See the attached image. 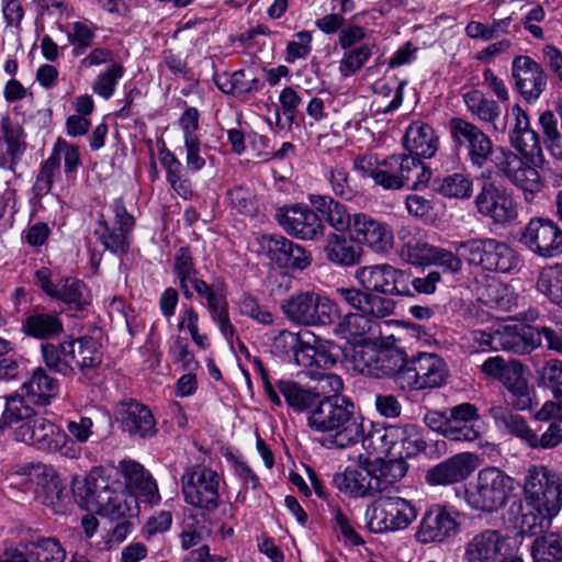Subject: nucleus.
Wrapping results in <instances>:
<instances>
[{
  "label": "nucleus",
  "mask_w": 562,
  "mask_h": 562,
  "mask_svg": "<svg viewBox=\"0 0 562 562\" xmlns=\"http://www.w3.org/2000/svg\"><path fill=\"white\" fill-rule=\"evenodd\" d=\"M522 495L517 524L522 532H542L562 508V475L542 464L530 465L524 474Z\"/></svg>",
  "instance_id": "nucleus-1"
},
{
  "label": "nucleus",
  "mask_w": 562,
  "mask_h": 562,
  "mask_svg": "<svg viewBox=\"0 0 562 562\" xmlns=\"http://www.w3.org/2000/svg\"><path fill=\"white\" fill-rule=\"evenodd\" d=\"M306 420L312 431L324 435L321 443L328 449L352 447L363 436V418L357 414L352 401L345 396L321 395Z\"/></svg>",
  "instance_id": "nucleus-2"
},
{
  "label": "nucleus",
  "mask_w": 562,
  "mask_h": 562,
  "mask_svg": "<svg viewBox=\"0 0 562 562\" xmlns=\"http://www.w3.org/2000/svg\"><path fill=\"white\" fill-rule=\"evenodd\" d=\"M74 492L81 498L83 507L88 510H95L98 515L111 521L138 516L139 507L135 496L111 488L100 471H91L82 485L75 488Z\"/></svg>",
  "instance_id": "nucleus-3"
},
{
  "label": "nucleus",
  "mask_w": 562,
  "mask_h": 562,
  "mask_svg": "<svg viewBox=\"0 0 562 562\" xmlns=\"http://www.w3.org/2000/svg\"><path fill=\"white\" fill-rule=\"evenodd\" d=\"M515 490V480L496 467L479 471L464 492L467 504L474 510L494 513L503 508Z\"/></svg>",
  "instance_id": "nucleus-4"
},
{
  "label": "nucleus",
  "mask_w": 562,
  "mask_h": 562,
  "mask_svg": "<svg viewBox=\"0 0 562 562\" xmlns=\"http://www.w3.org/2000/svg\"><path fill=\"white\" fill-rule=\"evenodd\" d=\"M453 246L469 265L486 271L507 273L519 263L517 252L505 241L495 238H473L457 241Z\"/></svg>",
  "instance_id": "nucleus-5"
},
{
  "label": "nucleus",
  "mask_w": 562,
  "mask_h": 562,
  "mask_svg": "<svg viewBox=\"0 0 562 562\" xmlns=\"http://www.w3.org/2000/svg\"><path fill=\"white\" fill-rule=\"evenodd\" d=\"M280 308L289 321L302 326L331 325L340 316L335 301L313 291L291 295L281 302Z\"/></svg>",
  "instance_id": "nucleus-6"
},
{
  "label": "nucleus",
  "mask_w": 562,
  "mask_h": 562,
  "mask_svg": "<svg viewBox=\"0 0 562 562\" xmlns=\"http://www.w3.org/2000/svg\"><path fill=\"white\" fill-rule=\"evenodd\" d=\"M382 171L374 176V182L386 190L407 187L416 190L431 178V170L418 158L408 154H394L381 161Z\"/></svg>",
  "instance_id": "nucleus-7"
},
{
  "label": "nucleus",
  "mask_w": 562,
  "mask_h": 562,
  "mask_svg": "<svg viewBox=\"0 0 562 562\" xmlns=\"http://www.w3.org/2000/svg\"><path fill=\"white\" fill-rule=\"evenodd\" d=\"M352 361L361 373L373 378H392L401 389V378L406 372L408 358L398 348H376L362 345L355 349Z\"/></svg>",
  "instance_id": "nucleus-8"
},
{
  "label": "nucleus",
  "mask_w": 562,
  "mask_h": 562,
  "mask_svg": "<svg viewBox=\"0 0 562 562\" xmlns=\"http://www.w3.org/2000/svg\"><path fill=\"white\" fill-rule=\"evenodd\" d=\"M220 481L217 472L210 468H188L181 476L184 502L206 512L215 510L220 506Z\"/></svg>",
  "instance_id": "nucleus-9"
},
{
  "label": "nucleus",
  "mask_w": 562,
  "mask_h": 562,
  "mask_svg": "<svg viewBox=\"0 0 562 562\" xmlns=\"http://www.w3.org/2000/svg\"><path fill=\"white\" fill-rule=\"evenodd\" d=\"M446 361L431 352H418L407 361L406 372L401 378V390L420 391L442 386L448 379Z\"/></svg>",
  "instance_id": "nucleus-10"
},
{
  "label": "nucleus",
  "mask_w": 562,
  "mask_h": 562,
  "mask_svg": "<svg viewBox=\"0 0 562 562\" xmlns=\"http://www.w3.org/2000/svg\"><path fill=\"white\" fill-rule=\"evenodd\" d=\"M416 517L417 510L409 501L391 494H379L372 504L368 527L375 533L403 530Z\"/></svg>",
  "instance_id": "nucleus-11"
},
{
  "label": "nucleus",
  "mask_w": 562,
  "mask_h": 562,
  "mask_svg": "<svg viewBox=\"0 0 562 562\" xmlns=\"http://www.w3.org/2000/svg\"><path fill=\"white\" fill-rule=\"evenodd\" d=\"M355 278L361 288L376 295L389 299L413 295L406 273L389 263L360 267Z\"/></svg>",
  "instance_id": "nucleus-12"
},
{
  "label": "nucleus",
  "mask_w": 562,
  "mask_h": 562,
  "mask_svg": "<svg viewBox=\"0 0 562 562\" xmlns=\"http://www.w3.org/2000/svg\"><path fill=\"white\" fill-rule=\"evenodd\" d=\"M449 132L454 146L464 153L472 166L482 168L486 165L493 153V143L486 133L462 117L450 119Z\"/></svg>",
  "instance_id": "nucleus-13"
},
{
  "label": "nucleus",
  "mask_w": 562,
  "mask_h": 562,
  "mask_svg": "<svg viewBox=\"0 0 562 562\" xmlns=\"http://www.w3.org/2000/svg\"><path fill=\"white\" fill-rule=\"evenodd\" d=\"M519 241L543 259L562 256V228L551 218H531L525 226Z\"/></svg>",
  "instance_id": "nucleus-14"
},
{
  "label": "nucleus",
  "mask_w": 562,
  "mask_h": 562,
  "mask_svg": "<svg viewBox=\"0 0 562 562\" xmlns=\"http://www.w3.org/2000/svg\"><path fill=\"white\" fill-rule=\"evenodd\" d=\"M257 241L260 251L279 268L302 271L312 263V254L283 235L263 234Z\"/></svg>",
  "instance_id": "nucleus-15"
},
{
  "label": "nucleus",
  "mask_w": 562,
  "mask_h": 562,
  "mask_svg": "<svg viewBox=\"0 0 562 562\" xmlns=\"http://www.w3.org/2000/svg\"><path fill=\"white\" fill-rule=\"evenodd\" d=\"M35 281L48 296L65 303L70 311H83L90 305L91 296L83 281L76 278H61L58 282L52 281V271L42 267L34 273Z\"/></svg>",
  "instance_id": "nucleus-16"
},
{
  "label": "nucleus",
  "mask_w": 562,
  "mask_h": 562,
  "mask_svg": "<svg viewBox=\"0 0 562 562\" xmlns=\"http://www.w3.org/2000/svg\"><path fill=\"white\" fill-rule=\"evenodd\" d=\"M474 202L477 212L490 218L494 224L505 225L517 216L516 204L512 194L494 181H483Z\"/></svg>",
  "instance_id": "nucleus-17"
},
{
  "label": "nucleus",
  "mask_w": 562,
  "mask_h": 562,
  "mask_svg": "<svg viewBox=\"0 0 562 562\" xmlns=\"http://www.w3.org/2000/svg\"><path fill=\"white\" fill-rule=\"evenodd\" d=\"M457 518L458 514L445 506L429 507L419 522L417 541L424 544L441 543L454 538L460 532V522Z\"/></svg>",
  "instance_id": "nucleus-18"
},
{
  "label": "nucleus",
  "mask_w": 562,
  "mask_h": 562,
  "mask_svg": "<svg viewBox=\"0 0 562 562\" xmlns=\"http://www.w3.org/2000/svg\"><path fill=\"white\" fill-rule=\"evenodd\" d=\"M496 166L503 176L524 191V198L529 203L543 188L540 172L513 151H504Z\"/></svg>",
  "instance_id": "nucleus-19"
},
{
  "label": "nucleus",
  "mask_w": 562,
  "mask_h": 562,
  "mask_svg": "<svg viewBox=\"0 0 562 562\" xmlns=\"http://www.w3.org/2000/svg\"><path fill=\"white\" fill-rule=\"evenodd\" d=\"M278 223L291 236L315 240L324 235V224L317 213L307 206L279 209L276 214Z\"/></svg>",
  "instance_id": "nucleus-20"
},
{
  "label": "nucleus",
  "mask_w": 562,
  "mask_h": 562,
  "mask_svg": "<svg viewBox=\"0 0 562 562\" xmlns=\"http://www.w3.org/2000/svg\"><path fill=\"white\" fill-rule=\"evenodd\" d=\"M512 76L517 91L528 103L537 101L547 87V74L537 61L526 55L514 58Z\"/></svg>",
  "instance_id": "nucleus-21"
},
{
  "label": "nucleus",
  "mask_w": 562,
  "mask_h": 562,
  "mask_svg": "<svg viewBox=\"0 0 562 562\" xmlns=\"http://www.w3.org/2000/svg\"><path fill=\"white\" fill-rule=\"evenodd\" d=\"M115 226H111L103 215L97 222L94 234L105 249L112 252H124L126 250V236L134 226V217L126 211L121 199L113 203Z\"/></svg>",
  "instance_id": "nucleus-22"
},
{
  "label": "nucleus",
  "mask_w": 562,
  "mask_h": 562,
  "mask_svg": "<svg viewBox=\"0 0 562 562\" xmlns=\"http://www.w3.org/2000/svg\"><path fill=\"white\" fill-rule=\"evenodd\" d=\"M14 437L38 450L53 451L64 440V431L48 419L34 415L15 428Z\"/></svg>",
  "instance_id": "nucleus-23"
},
{
  "label": "nucleus",
  "mask_w": 562,
  "mask_h": 562,
  "mask_svg": "<svg viewBox=\"0 0 562 562\" xmlns=\"http://www.w3.org/2000/svg\"><path fill=\"white\" fill-rule=\"evenodd\" d=\"M371 463L368 458L362 460L358 467H348L344 472L335 473L333 484L345 494L351 497H376L379 495L378 484L370 471Z\"/></svg>",
  "instance_id": "nucleus-24"
},
{
  "label": "nucleus",
  "mask_w": 562,
  "mask_h": 562,
  "mask_svg": "<svg viewBox=\"0 0 562 562\" xmlns=\"http://www.w3.org/2000/svg\"><path fill=\"white\" fill-rule=\"evenodd\" d=\"M335 294L358 313L370 314L374 318L392 315L396 306L392 299L368 292L363 288L339 286L335 289Z\"/></svg>",
  "instance_id": "nucleus-25"
},
{
  "label": "nucleus",
  "mask_w": 562,
  "mask_h": 562,
  "mask_svg": "<svg viewBox=\"0 0 562 562\" xmlns=\"http://www.w3.org/2000/svg\"><path fill=\"white\" fill-rule=\"evenodd\" d=\"M119 470L124 479L125 487L130 492L128 495L150 505L160 502L156 481L140 463L134 460H123L119 463Z\"/></svg>",
  "instance_id": "nucleus-26"
},
{
  "label": "nucleus",
  "mask_w": 562,
  "mask_h": 562,
  "mask_svg": "<svg viewBox=\"0 0 562 562\" xmlns=\"http://www.w3.org/2000/svg\"><path fill=\"white\" fill-rule=\"evenodd\" d=\"M476 456L470 452L457 453L430 468L425 475L429 485H451L464 481L475 469Z\"/></svg>",
  "instance_id": "nucleus-27"
},
{
  "label": "nucleus",
  "mask_w": 562,
  "mask_h": 562,
  "mask_svg": "<svg viewBox=\"0 0 562 562\" xmlns=\"http://www.w3.org/2000/svg\"><path fill=\"white\" fill-rule=\"evenodd\" d=\"M446 438L451 441L472 442L481 437L479 411L474 404L461 403L448 408Z\"/></svg>",
  "instance_id": "nucleus-28"
},
{
  "label": "nucleus",
  "mask_w": 562,
  "mask_h": 562,
  "mask_svg": "<svg viewBox=\"0 0 562 562\" xmlns=\"http://www.w3.org/2000/svg\"><path fill=\"white\" fill-rule=\"evenodd\" d=\"M351 237L358 243L366 244L375 252H386L393 246V233L383 223L364 213L353 214Z\"/></svg>",
  "instance_id": "nucleus-29"
},
{
  "label": "nucleus",
  "mask_w": 562,
  "mask_h": 562,
  "mask_svg": "<svg viewBox=\"0 0 562 562\" xmlns=\"http://www.w3.org/2000/svg\"><path fill=\"white\" fill-rule=\"evenodd\" d=\"M0 137V169L14 171L26 150L23 127L11 120L9 115L1 119Z\"/></svg>",
  "instance_id": "nucleus-30"
},
{
  "label": "nucleus",
  "mask_w": 562,
  "mask_h": 562,
  "mask_svg": "<svg viewBox=\"0 0 562 562\" xmlns=\"http://www.w3.org/2000/svg\"><path fill=\"white\" fill-rule=\"evenodd\" d=\"M505 541L497 530L485 529L474 535L464 546L465 562H496L502 557Z\"/></svg>",
  "instance_id": "nucleus-31"
},
{
  "label": "nucleus",
  "mask_w": 562,
  "mask_h": 562,
  "mask_svg": "<svg viewBox=\"0 0 562 562\" xmlns=\"http://www.w3.org/2000/svg\"><path fill=\"white\" fill-rule=\"evenodd\" d=\"M121 426L131 436L139 438L153 437L157 431L150 409L135 400L123 403Z\"/></svg>",
  "instance_id": "nucleus-32"
},
{
  "label": "nucleus",
  "mask_w": 562,
  "mask_h": 562,
  "mask_svg": "<svg viewBox=\"0 0 562 562\" xmlns=\"http://www.w3.org/2000/svg\"><path fill=\"white\" fill-rule=\"evenodd\" d=\"M438 137L434 128L424 122H413L406 128L403 146L416 158H431L438 150Z\"/></svg>",
  "instance_id": "nucleus-33"
},
{
  "label": "nucleus",
  "mask_w": 562,
  "mask_h": 562,
  "mask_svg": "<svg viewBox=\"0 0 562 562\" xmlns=\"http://www.w3.org/2000/svg\"><path fill=\"white\" fill-rule=\"evenodd\" d=\"M373 480L378 484L379 494H391L395 484L401 481L408 470V464L403 458L389 457L387 460L376 458L370 460Z\"/></svg>",
  "instance_id": "nucleus-34"
},
{
  "label": "nucleus",
  "mask_w": 562,
  "mask_h": 562,
  "mask_svg": "<svg viewBox=\"0 0 562 562\" xmlns=\"http://www.w3.org/2000/svg\"><path fill=\"white\" fill-rule=\"evenodd\" d=\"M463 101L468 111L483 123L492 124L497 132H505L507 124L501 121V106L493 100L487 98L480 90H471L463 94Z\"/></svg>",
  "instance_id": "nucleus-35"
},
{
  "label": "nucleus",
  "mask_w": 562,
  "mask_h": 562,
  "mask_svg": "<svg viewBox=\"0 0 562 562\" xmlns=\"http://www.w3.org/2000/svg\"><path fill=\"white\" fill-rule=\"evenodd\" d=\"M390 440H394L391 457L403 458L405 461L427 448L420 429L414 424L395 425L394 432L391 431Z\"/></svg>",
  "instance_id": "nucleus-36"
},
{
  "label": "nucleus",
  "mask_w": 562,
  "mask_h": 562,
  "mask_svg": "<svg viewBox=\"0 0 562 562\" xmlns=\"http://www.w3.org/2000/svg\"><path fill=\"white\" fill-rule=\"evenodd\" d=\"M74 342L75 370L92 379L97 368L102 363L101 344L91 336L68 340Z\"/></svg>",
  "instance_id": "nucleus-37"
},
{
  "label": "nucleus",
  "mask_w": 562,
  "mask_h": 562,
  "mask_svg": "<svg viewBox=\"0 0 562 562\" xmlns=\"http://www.w3.org/2000/svg\"><path fill=\"white\" fill-rule=\"evenodd\" d=\"M26 396L40 406L50 403L59 393V381L48 374L46 369L38 367L33 370L30 379L23 383Z\"/></svg>",
  "instance_id": "nucleus-38"
},
{
  "label": "nucleus",
  "mask_w": 562,
  "mask_h": 562,
  "mask_svg": "<svg viewBox=\"0 0 562 562\" xmlns=\"http://www.w3.org/2000/svg\"><path fill=\"white\" fill-rule=\"evenodd\" d=\"M311 204L322 214L326 222L337 232L351 231L353 226V214L347 207L329 195H311Z\"/></svg>",
  "instance_id": "nucleus-39"
},
{
  "label": "nucleus",
  "mask_w": 562,
  "mask_h": 562,
  "mask_svg": "<svg viewBox=\"0 0 562 562\" xmlns=\"http://www.w3.org/2000/svg\"><path fill=\"white\" fill-rule=\"evenodd\" d=\"M42 356L47 369L63 376H74L75 357H74V342L65 340L59 344L47 342L42 345Z\"/></svg>",
  "instance_id": "nucleus-40"
},
{
  "label": "nucleus",
  "mask_w": 562,
  "mask_h": 562,
  "mask_svg": "<svg viewBox=\"0 0 562 562\" xmlns=\"http://www.w3.org/2000/svg\"><path fill=\"white\" fill-rule=\"evenodd\" d=\"M276 387L284 397L288 407L296 413L311 412L321 397L318 392L293 380H278Z\"/></svg>",
  "instance_id": "nucleus-41"
},
{
  "label": "nucleus",
  "mask_w": 562,
  "mask_h": 562,
  "mask_svg": "<svg viewBox=\"0 0 562 562\" xmlns=\"http://www.w3.org/2000/svg\"><path fill=\"white\" fill-rule=\"evenodd\" d=\"M508 392L507 402L518 411L532 407L531 389L524 376V368L518 362L512 371L501 381Z\"/></svg>",
  "instance_id": "nucleus-42"
},
{
  "label": "nucleus",
  "mask_w": 562,
  "mask_h": 562,
  "mask_svg": "<svg viewBox=\"0 0 562 562\" xmlns=\"http://www.w3.org/2000/svg\"><path fill=\"white\" fill-rule=\"evenodd\" d=\"M372 316L366 313H347L339 316L334 323V334L345 339H362L368 335L374 334L376 323Z\"/></svg>",
  "instance_id": "nucleus-43"
},
{
  "label": "nucleus",
  "mask_w": 562,
  "mask_h": 562,
  "mask_svg": "<svg viewBox=\"0 0 562 562\" xmlns=\"http://www.w3.org/2000/svg\"><path fill=\"white\" fill-rule=\"evenodd\" d=\"M324 250L326 258L330 262L342 267L353 266L360 260V248L355 246L344 235L336 233H330L327 236Z\"/></svg>",
  "instance_id": "nucleus-44"
},
{
  "label": "nucleus",
  "mask_w": 562,
  "mask_h": 562,
  "mask_svg": "<svg viewBox=\"0 0 562 562\" xmlns=\"http://www.w3.org/2000/svg\"><path fill=\"white\" fill-rule=\"evenodd\" d=\"M24 331L32 337L49 339L60 335L64 326L57 314L34 311L23 324Z\"/></svg>",
  "instance_id": "nucleus-45"
},
{
  "label": "nucleus",
  "mask_w": 562,
  "mask_h": 562,
  "mask_svg": "<svg viewBox=\"0 0 562 562\" xmlns=\"http://www.w3.org/2000/svg\"><path fill=\"white\" fill-rule=\"evenodd\" d=\"M490 413L502 431L516 436L528 445L530 440L535 439V431L520 415L514 414L503 406L492 407Z\"/></svg>",
  "instance_id": "nucleus-46"
},
{
  "label": "nucleus",
  "mask_w": 562,
  "mask_h": 562,
  "mask_svg": "<svg viewBox=\"0 0 562 562\" xmlns=\"http://www.w3.org/2000/svg\"><path fill=\"white\" fill-rule=\"evenodd\" d=\"M434 191L449 199H469L473 193V181L464 173H452L432 181Z\"/></svg>",
  "instance_id": "nucleus-47"
},
{
  "label": "nucleus",
  "mask_w": 562,
  "mask_h": 562,
  "mask_svg": "<svg viewBox=\"0 0 562 562\" xmlns=\"http://www.w3.org/2000/svg\"><path fill=\"white\" fill-rule=\"evenodd\" d=\"M536 286L551 303L562 307V263L542 268Z\"/></svg>",
  "instance_id": "nucleus-48"
},
{
  "label": "nucleus",
  "mask_w": 562,
  "mask_h": 562,
  "mask_svg": "<svg viewBox=\"0 0 562 562\" xmlns=\"http://www.w3.org/2000/svg\"><path fill=\"white\" fill-rule=\"evenodd\" d=\"M173 273L186 299L193 296L189 281L199 274L193 255L188 246L180 247L173 257Z\"/></svg>",
  "instance_id": "nucleus-49"
},
{
  "label": "nucleus",
  "mask_w": 562,
  "mask_h": 562,
  "mask_svg": "<svg viewBox=\"0 0 562 562\" xmlns=\"http://www.w3.org/2000/svg\"><path fill=\"white\" fill-rule=\"evenodd\" d=\"M25 551L33 562H64L66 558V551L55 538L30 541Z\"/></svg>",
  "instance_id": "nucleus-50"
},
{
  "label": "nucleus",
  "mask_w": 562,
  "mask_h": 562,
  "mask_svg": "<svg viewBox=\"0 0 562 562\" xmlns=\"http://www.w3.org/2000/svg\"><path fill=\"white\" fill-rule=\"evenodd\" d=\"M394 428L395 425H371L370 430L366 431L363 427V436L360 439L363 448L370 453H385L391 457L394 440H390V436L391 431L394 432Z\"/></svg>",
  "instance_id": "nucleus-51"
},
{
  "label": "nucleus",
  "mask_w": 562,
  "mask_h": 562,
  "mask_svg": "<svg viewBox=\"0 0 562 562\" xmlns=\"http://www.w3.org/2000/svg\"><path fill=\"white\" fill-rule=\"evenodd\" d=\"M0 430L14 423L22 424L35 415L30 406L24 405L23 398L19 395L0 397Z\"/></svg>",
  "instance_id": "nucleus-52"
},
{
  "label": "nucleus",
  "mask_w": 562,
  "mask_h": 562,
  "mask_svg": "<svg viewBox=\"0 0 562 562\" xmlns=\"http://www.w3.org/2000/svg\"><path fill=\"white\" fill-rule=\"evenodd\" d=\"M531 554L535 562H562V535L551 532L536 538Z\"/></svg>",
  "instance_id": "nucleus-53"
},
{
  "label": "nucleus",
  "mask_w": 562,
  "mask_h": 562,
  "mask_svg": "<svg viewBox=\"0 0 562 562\" xmlns=\"http://www.w3.org/2000/svg\"><path fill=\"white\" fill-rule=\"evenodd\" d=\"M541 341L540 326H526L519 333L510 335L509 339L504 342V347L516 353L525 355L538 348Z\"/></svg>",
  "instance_id": "nucleus-54"
},
{
  "label": "nucleus",
  "mask_w": 562,
  "mask_h": 562,
  "mask_svg": "<svg viewBox=\"0 0 562 562\" xmlns=\"http://www.w3.org/2000/svg\"><path fill=\"white\" fill-rule=\"evenodd\" d=\"M539 385L550 389L554 398L562 401V361L550 359L537 369Z\"/></svg>",
  "instance_id": "nucleus-55"
},
{
  "label": "nucleus",
  "mask_w": 562,
  "mask_h": 562,
  "mask_svg": "<svg viewBox=\"0 0 562 562\" xmlns=\"http://www.w3.org/2000/svg\"><path fill=\"white\" fill-rule=\"evenodd\" d=\"M546 145L551 155L562 160V135L558 128V119L551 111L543 112L539 117Z\"/></svg>",
  "instance_id": "nucleus-56"
},
{
  "label": "nucleus",
  "mask_w": 562,
  "mask_h": 562,
  "mask_svg": "<svg viewBox=\"0 0 562 562\" xmlns=\"http://www.w3.org/2000/svg\"><path fill=\"white\" fill-rule=\"evenodd\" d=\"M372 56V48L363 44L356 48L345 49L344 56L339 61V74L348 78L359 71Z\"/></svg>",
  "instance_id": "nucleus-57"
},
{
  "label": "nucleus",
  "mask_w": 562,
  "mask_h": 562,
  "mask_svg": "<svg viewBox=\"0 0 562 562\" xmlns=\"http://www.w3.org/2000/svg\"><path fill=\"white\" fill-rule=\"evenodd\" d=\"M58 160L55 156H49L41 164L40 171L33 184L32 191L35 196L42 198L50 192L54 180L59 176Z\"/></svg>",
  "instance_id": "nucleus-58"
},
{
  "label": "nucleus",
  "mask_w": 562,
  "mask_h": 562,
  "mask_svg": "<svg viewBox=\"0 0 562 562\" xmlns=\"http://www.w3.org/2000/svg\"><path fill=\"white\" fill-rule=\"evenodd\" d=\"M229 205L238 213L255 215L257 212L256 195L243 184H236L227 191Z\"/></svg>",
  "instance_id": "nucleus-59"
},
{
  "label": "nucleus",
  "mask_w": 562,
  "mask_h": 562,
  "mask_svg": "<svg viewBox=\"0 0 562 562\" xmlns=\"http://www.w3.org/2000/svg\"><path fill=\"white\" fill-rule=\"evenodd\" d=\"M439 247L429 245L425 241L417 239H409L405 243L404 249L406 251L407 260L412 265L425 266L430 265L431 260L436 256V251Z\"/></svg>",
  "instance_id": "nucleus-60"
},
{
  "label": "nucleus",
  "mask_w": 562,
  "mask_h": 562,
  "mask_svg": "<svg viewBox=\"0 0 562 562\" xmlns=\"http://www.w3.org/2000/svg\"><path fill=\"white\" fill-rule=\"evenodd\" d=\"M50 156L57 157L59 169L60 160L64 158V169L66 173L74 172L81 162L79 147L77 145L69 144L63 138L57 139Z\"/></svg>",
  "instance_id": "nucleus-61"
},
{
  "label": "nucleus",
  "mask_w": 562,
  "mask_h": 562,
  "mask_svg": "<svg viewBox=\"0 0 562 562\" xmlns=\"http://www.w3.org/2000/svg\"><path fill=\"white\" fill-rule=\"evenodd\" d=\"M124 68L119 64H113L104 72H101L94 83L93 91L104 99L112 97L117 80L123 76Z\"/></svg>",
  "instance_id": "nucleus-62"
},
{
  "label": "nucleus",
  "mask_w": 562,
  "mask_h": 562,
  "mask_svg": "<svg viewBox=\"0 0 562 562\" xmlns=\"http://www.w3.org/2000/svg\"><path fill=\"white\" fill-rule=\"evenodd\" d=\"M562 441V423L552 422L548 429L539 437L535 432V439L530 440L529 447L532 449H552Z\"/></svg>",
  "instance_id": "nucleus-63"
},
{
  "label": "nucleus",
  "mask_w": 562,
  "mask_h": 562,
  "mask_svg": "<svg viewBox=\"0 0 562 562\" xmlns=\"http://www.w3.org/2000/svg\"><path fill=\"white\" fill-rule=\"evenodd\" d=\"M316 367L322 369L333 368L340 355L341 348L334 341H323L315 346Z\"/></svg>",
  "instance_id": "nucleus-64"
}]
</instances>
